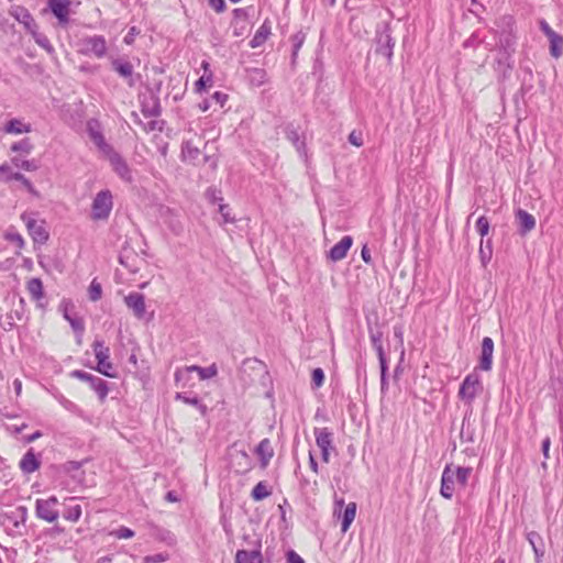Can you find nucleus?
I'll return each mask as SVG.
<instances>
[{"instance_id":"nucleus-6","label":"nucleus","mask_w":563,"mask_h":563,"mask_svg":"<svg viewBox=\"0 0 563 563\" xmlns=\"http://www.w3.org/2000/svg\"><path fill=\"white\" fill-rule=\"evenodd\" d=\"M394 46L395 40L391 37L390 27L388 24H385L382 30H377L376 32L375 52L390 62Z\"/></svg>"},{"instance_id":"nucleus-34","label":"nucleus","mask_w":563,"mask_h":563,"mask_svg":"<svg viewBox=\"0 0 563 563\" xmlns=\"http://www.w3.org/2000/svg\"><path fill=\"white\" fill-rule=\"evenodd\" d=\"M271 494H272V492L268 489L265 482H258L252 489L251 497L255 501H260V500L267 498Z\"/></svg>"},{"instance_id":"nucleus-30","label":"nucleus","mask_w":563,"mask_h":563,"mask_svg":"<svg viewBox=\"0 0 563 563\" xmlns=\"http://www.w3.org/2000/svg\"><path fill=\"white\" fill-rule=\"evenodd\" d=\"M550 42V55L554 58H560L563 55V36L559 33L548 37Z\"/></svg>"},{"instance_id":"nucleus-49","label":"nucleus","mask_w":563,"mask_h":563,"mask_svg":"<svg viewBox=\"0 0 563 563\" xmlns=\"http://www.w3.org/2000/svg\"><path fill=\"white\" fill-rule=\"evenodd\" d=\"M198 374H199L200 379L212 378L218 374V368H217L216 364H212L208 367H201L199 369Z\"/></svg>"},{"instance_id":"nucleus-28","label":"nucleus","mask_w":563,"mask_h":563,"mask_svg":"<svg viewBox=\"0 0 563 563\" xmlns=\"http://www.w3.org/2000/svg\"><path fill=\"white\" fill-rule=\"evenodd\" d=\"M369 338L373 347L375 349L379 362L387 361L383 347V332L380 330L373 331L369 330Z\"/></svg>"},{"instance_id":"nucleus-21","label":"nucleus","mask_w":563,"mask_h":563,"mask_svg":"<svg viewBox=\"0 0 563 563\" xmlns=\"http://www.w3.org/2000/svg\"><path fill=\"white\" fill-rule=\"evenodd\" d=\"M516 219L518 222V232L521 235H526L530 231H532L536 227V219L532 214L527 212L526 210L518 209L516 212Z\"/></svg>"},{"instance_id":"nucleus-15","label":"nucleus","mask_w":563,"mask_h":563,"mask_svg":"<svg viewBox=\"0 0 563 563\" xmlns=\"http://www.w3.org/2000/svg\"><path fill=\"white\" fill-rule=\"evenodd\" d=\"M494 341L485 336L482 341L478 367L482 371H490L493 365Z\"/></svg>"},{"instance_id":"nucleus-42","label":"nucleus","mask_w":563,"mask_h":563,"mask_svg":"<svg viewBox=\"0 0 563 563\" xmlns=\"http://www.w3.org/2000/svg\"><path fill=\"white\" fill-rule=\"evenodd\" d=\"M88 295L91 301H98L101 298L102 287L96 279L90 283Z\"/></svg>"},{"instance_id":"nucleus-7","label":"nucleus","mask_w":563,"mask_h":563,"mask_svg":"<svg viewBox=\"0 0 563 563\" xmlns=\"http://www.w3.org/2000/svg\"><path fill=\"white\" fill-rule=\"evenodd\" d=\"M481 389L479 377L476 374H468L460 386L459 396L471 405Z\"/></svg>"},{"instance_id":"nucleus-64","label":"nucleus","mask_w":563,"mask_h":563,"mask_svg":"<svg viewBox=\"0 0 563 563\" xmlns=\"http://www.w3.org/2000/svg\"><path fill=\"white\" fill-rule=\"evenodd\" d=\"M361 257H362V260L366 264H371L372 263L371 252H369V250L367 249L366 245H364L362 251H361Z\"/></svg>"},{"instance_id":"nucleus-12","label":"nucleus","mask_w":563,"mask_h":563,"mask_svg":"<svg viewBox=\"0 0 563 563\" xmlns=\"http://www.w3.org/2000/svg\"><path fill=\"white\" fill-rule=\"evenodd\" d=\"M12 15L19 23L23 24L29 33H34L38 29L37 23L30 13V11L22 5H14L10 9Z\"/></svg>"},{"instance_id":"nucleus-50","label":"nucleus","mask_w":563,"mask_h":563,"mask_svg":"<svg viewBox=\"0 0 563 563\" xmlns=\"http://www.w3.org/2000/svg\"><path fill=\"white\" fill-rule=\"evenodd\" d=\"M118 539H130L134 537V531L128 527H120L111 532Z\"/></svg>"},{"instance_id":"nucleus-22","label":"nucleus","mask_w":563,"mask_h":563,"mask_svg":"<svg viewBox=\"0 0 563 563\" xmlns=\"http://www.w3.org/2000/svg\"><path fill=\"white\" fill-rule=\"evenodd\" d=\"M40 465L41 461L33 449H29L19 463V466L24 474L34 473L40 468Z\"/></svg>"},{"instance_id":"nucleus-43","label":"nucleus","mask_w":563,"mask_h":563,"mask_svg":"<svg viewBox=\"0 0 563 563\" xmlns=\"http://www.w3.org/2000/svg\"><path fill=\"white\" fill-rule=\"evenodd\" d=\"M181 152L183 155L189 159H196L199 155V148L194 146L190 141L183 144Z\"/></svg>"},{"instance_id":"nucleus-63","label":"nucleus","mask_w":563,"mask_h":563,"mask_svg":"<svg viewBox=\"0 0 563 563\" xmlns=\"http://www.w3.org/2000/svg\"><path fill=\"white\" fill-rule=\"evenodd\" d=\"M92 349L95 354H97L98 352H103L104 350H109V347L104 345L103 341L100 340H96L92 343Z\"/></svg>"},{"instance_id":"nucleus-46","label":"nucleus","mask_w":563,"mask_h":563,"mask_svg":"<svg viewBox=\"0 0 563 563\" xmlns=\"http://www.w3.org/2000/svg\"><path fill=\"white\" fill-rule=\"evenodd\" d=\"M324 383V372L322 368L317 367L311 373V384L312 388H319Z\"/></svg>"},{"instance_id":"nucleus-8","label":"nucleus","mask_w":563,"mask_h":563,"mask_svg":"<svg viewBox=\"0 0 563 563\" xmlns=\"http://www.w3.org/2000/svg\"><path fill=\"white\" fill-rule=\"evenodd\" d=\"M104 156L109 159L113 170L121 179L125 181L132 180V173L128 163L113 147Z\"/></svg>"},{"instance_id":"nucleus-62","label":"nucleus","mask_w":563,"mask_h":563,"mask_svg":"<svg viewBox=\"0 0 563 563\" xmlns=\"http://www.w3.org/2000/svg\"><path fill=\"white\" fill-rule=\"evenodd\" d=\"M209 5L217 12H222L225 9L224 0H209Z\"/></svg>"},{"instance_id":"nucleus-4","label":"nucleus","mask_w":563,"mask_h":563,"mask_svg":"<svg viewBox=\"0 0 563 563\" xmlns=\"http://www.w3.org/2000/svg\"><path fill=\"white\" fill-rule=\"evenodd\" d=\"M58 499L55 496H51L47 499H36L35 501V514L36 516L47 522H54L58 519V510L56 506Z\"/></svg>"},{"instance_id":"nucleus-3","label":"nucleus","mask_w":563,"mask_h":563,"mask_svg":"<svg viewBox=\"0 0 563 563\" xmlns=\"http://www.w3.org/2000/svg\"><path fill=\"white\" fill-rule=\"evenodd\" d=\"M80 52L87 56L102 58L107 53V42L102 35L86 36L80 42Z\"/></svg>"},{"instance_id":"nucleus-61","label":"nucleus","mask_w":563,"mask_h":563,"mask_svg":"<svg viewBox=\"0 0 563 563\" xmlns=\"http://www.w3.org/2000/svg\"><path fill=\"white\" fill-rule=\"evenodd\" d=\"M481 42L482 40L478 37V34L474 33L464 42V47H476Z\"/></svg>"},{"instance_id":"nucleus-59","label":"nucleus","mask_w":563,"mask_h":563,"mask_svg":"<svg viewBox=\"0 0 563 563\" xmlns=\"http://www.w3.org/2000/svg\"><path fill=\"white\" fill-rule=\"evenodd\" d=\"M250 8H238L233 10V16L235 20H246L249 18Z\"/></svg>"},{"instance_id":"nucleus-24","label":"nucleus","mask_w":563,"mask_h":563,"mask_svg":"<svg viewBox=\"0 0 563 563\" xmlns=\"http://www.w3.org/2000/svg\"><path fill=\"white\" fill-rule=\"evenodd\" d=\"M31 124L23 122L21 119H11L3 126V132L8 134H23L31 132Z\"/></svg>"},{"instance_id":"nucleus-57","label":"nucleus","mask_w":563,"mask_h":563,"mask_svg":"<svg viewBox=\"0 0 563 563\" xmlns=\"http://www.w3.org/2000/svg\"><path fill=\"white\" fill-rule=\"evenodd\" d=\"M286 559H287L286 563H305L302 558L298 553H296V551H294L291 549L286 551Z\"/></svg>"},{"instance_id":"nucleus-23","label":"nucleus","mask_w":563,"mask_h":563,"mask_svg":"<svg viewBox=\"0 0 563 563\" xmlns=\"http://www.w3.org/2000/svg\"><path fill=\"white\" fill-rule=\"evenodd\" d=\"M255 452L260 457L261 466L265 468L274 455L269 439H263L256 446Z\"/></svg>"},{"instance_id":"nucleus-20","label":"nucleus","mask_w":563,"mask_h":563,"mask_svg":"<svg viewBox=\"0 0 563 563\" xmlns=\"http://www.w3.org/2000/svg\"><path fill=\"white\" fill-rule=\"evenodd\" d=\"M316 443L321 451L335 450L333 445V432L328 428H314Z\"/></svg>"},{"instance_id":"nucleus-36","label":"nucleus","mask_w":563,"mask_h":563,"mask_svg":"<svg viewBox=\"0 0 563 563\" xmlns=\"http://www.w3.org/2000/svg\"><path fill=\"white\" fill-rule=\"evenodd\" d=\"M175 398L177 400L184 401L187 405L196 406L199 409V411L201 412L202 416H205L206 412H207V406L201 404L199 398L196 397V396L189 397V396H186L185 394L177 393Z\"/></svg>"},{"instance_id":"nucleus-29","label":"nucleus","mask_w":563,"mask_h":563,"mask_svg":"<svg viewBox=\"0 0 563 563\" xmlns=\"http://www.w3.org/2000/svg\"><path fill=\"white\" fill-rule=\"evenodd\" d=\"M514 45L515 40L512 30L503 31L499 37V46L507 56H510L514 53Z\"/></svg>"},{"instance_id":"nucleus-58","label":"nucleus","mask_w":563,"mask_h":563,"mask_svg":"<svg viewBox=\"0 0 563 563\" xmlns=\"http://www.w3.org/2000/svg\"><path fill=\"white\" fill-rule=\"evenodd\" d=\"M68 322H69V324H70V327L73 328V330H74V331L79 332V333L84 332L85 327H84V322H82V320H81V319H79V318H73V317H71V318L68 320Z\"/></svg>"},{"instance_id":"nucleus-51","label":"nucleus","mask_w":563,"mask_h":563,"mask_svg":"<svg viewBox=\"0 0 563 563\" xmlns=\"http://www.w3.org/2000/svg\"><path fill=\"white\" fill-rule=\"evenodd\" d=\"M380 367V389L383 393L387 389V372H388V365L387 361L379 362Z\"/></svg>"},{"instance_id":"nucleus-19","label":"nucleus","mask_w":563,"mask_h":563,"mask_svg":"<svg viewBox=\"0 0 563 563\" xmlns=\"http://www.w3.org/2000/svg\"><path fill=\"white\" fill-rule=\"evenodd\" d=\"M141 110L145 118H156L161 114L159 98L153 93L141 101Z\"/></svg>"},{"instance_id":"nucleus-52","label":"nucleus","mask_w":563,"mask_h":563,"mask_svg":"<svg viewBox=\"0 0 563 563\" xmlns=\"http://www.w3.org/2000/svg\"><path fill=\"white\" fill-rule=\"evenodd\" d=\"M219 212L223 219V223H233L235 219L230 216V207L225 203L219 205Z\"/></svg>"},{"instance_id":"nucleus-54","label":"nucleus","mask_w":563,"mask_h":563,"mask_svg":"<svg viewBox=\"0 0 563 563\" xmlns=\"http://www.w3.org/2000/svg\"><path fill=\"white\" fill-rule=\"evenodd\" d=\"M212 82V76L209 75V76H201L197 81H196V90L198 92H201L202 90L206 89L207 86H210Z\"/></svg>"},{"instance_id":"nucleus-40","label":"nucleus","mask_w":563,"mask_h":563,"mask_svg":"<svg viewBox=\"0 0 563 563\" xmlns=\"http://www.w3.org/2000/svg\"><path fill=\"white\" fill-rule=\"evenodd\" d=\"M483 243L484 242L482 241L481 247H479V257H481L482 264L485 266L492 260L493 249H492L490 240L486 241L485 246L483 245Z\"/></svg>"},{"instance_id":"nucleus-2","label":"nucleus","mask_w":563,"mask_h":563,"mask_svg":"<svg viewBox=\"0 0 563 563\" xmlns=\"http://www.w3.org/2000/svg\"><path fill=\"white\" fill-rule=\"evenodd\" d=\"M2 526L11 534H22L27 519V508L25 506H18L11 510L3 512L1 517Z\"/></svg>"},{"instance_id":"nucleus-33","label":"nucleus","mask_w":563,"mask_h":563,"mask_svg":"<svg viewBox=\"0 0 563 563\" xmlns=\"http://www.w3.org/2000/svg\"><path fill=\"white\" fill-rule=\"evenodd\" d=\"M471 473H472V467H463V466L453 467V475L456 479V484L460 485L461 487L466 486Z\"/></svg>"},{"instance_id":"nucleus-9","label":"nucleus","mask_w":563,"mask_h":563,"mask_svg":"<svg viewBox=\"0 0 563 563\" xmlns=\"http://www.w3.org/2000/svg\"><path fill=\"white\" fill-rule=\"evenodd\" d=\"M22 219L25 222L29 234L35 243L44 244L48 240V232L44 227V221H37L34 218L22 214Z\"/></svg>"},{"instance_id":"nucleus-53","label":"nucleus","mask_w":563,"mask_h":563,"mask_svg":"<svg viewBox=\"0 0 563 563\" xmlns=\"http://www.w3.org/2000/svg\"><path fill=\"white\" fill-rule=\"evenodd\" d=\"M5 239L14 244H16V246L19 249H22L24 246V240L22 238V235L18 232H8L5 234Z\"/></svg>"},{"instance_id":"nucleus-55","label":"nucleus","mask_w":563,"mask_h":563,"mask_svg":"<svg viewBox=\"0 0 563 563\" xmlns=\"http://www.w3.org/2000/svg\"><path fill=\"white\" fill-rule=\"evenodd\" d=\"M349 142L356 146V147H360L363 145V136H362V132H357V131H352L350 134H349Z\"/></svg>"},{"instance_id":"nucleus-26","label":"nucleus","mask_w":563,"mask_h":563,"mask_svg":"<svg viewBox=\"0 0 563 563\" xmlns=\"http://www.w3.org/2000/svg\"><path fill=\"white\" fill-rule=\"evenodd\" d=\"M246 79L251 86L260 87L267 80V74L264 68H249L246 69Z\"/></svg>"},{"instance_id":"nucleus-18","label":"nucleus","mask_w":563,"mask_h":563,"mask_svg":"<svg viewBox=\"0 0 563 563\" xmlns=\"http://www.w3.org/2000/svg\"><path fill=\"white\" fill-rule=\"evenodd\" d=\"M234 563H263L260 541L251 550H239Z\"/></svg>"},{"instance_id":"nucleus-25","label":"nucleus","mask_w":563,"mask_h":563,"mask_svg":"<svg viewBox=\"0 0 563 563\" xmlns=\"http://www.w3.org/2000/svg\"><path fill=\"white\" fill-rule=\"evenodd\" d=\"M460 439L466 443H473L475 440V427L467 415L464 416L462 421Z\"/></svg>"},{"instance_id":"nucleus-1","label":"nucleus","mask_w":563,"mask_h":563,"mask_svg":"<svg viewBox=\"0 0 563 563\" xmlns=\"http://www.w3.org/2000/svg\"><path fill=\"white\" fill-rule=\"evenodd\" d=\"M113 208V197L110 190L99 191L91 203L90 218L93 221H106L109 219Z\"/></svg>"},{"instance_id":"nucleus-31","label":"nucleus","mask_w":563,"mask_h":563,"mask_svg":"<svg viewBox=\"0 0 563 563\" xmlns=\"http://www.w3.org/2000/svg\"><path fill=\"white\" fill-rule=\"evenodd\" d=\"M26 288L33 300H40L44 297L43 283L40 278L30 279Z\"/></svg>"},{"instance_id":"nucleus-13","label":"nucleus","mask_w":563,"mask_h":563,"mask_svg":"<svg viewBox=\"0 0 563 563\" xmlns=\"http://www.w3.org/2000/svg\"><path fill=\"white\" fill-rule=\"evenodd\" d=\"M111 66L120 77L126 80L129 87L135 86L136 77L134 76L133 65L129 60L115 58L111 62Z\"/></svg>"},{"instance_id":"nucleus-47","label":"nucleus","mask_w":563,"mask_h":563,"mask_svg":"<svg viewBox=\"0 0 563 563\" xmlns=\"http://www.w3.org/2000/svg\"><path fill=\"white\" fill-rule=\"evenodd\" d=\"M475 228L482 238L486 236L489 232L488 219L485 216L479 217L476 221Z\"/></svg>"},{"instance_id":"nucleus-39","label":"nucleus","mask_w":563,"mask_h":563,"mask_svg":"<svg viewBox=\"0 0 563 563\" xmlns=\"http://www.w3.org/2000/svg\"><path fill=\"white\" fill-rule=\"evenodd\" d=\"M10 150L15 153L21 152L24 154H30L33 150V144L31 143V140L29 137H25L19 142H14L11 145Z\"/></svg>"},{"instance_id":"nucleus-27","label":"nucleus","mask_w":563,"mask_h":563,"mask_svg":"<svg viewBox=\"0 0 563 563\" xmlns=\"http://www.w3.org/2000/svg\"><path fill=\"white\" fill-rule=\"evenodd\" d=\"M356 515V504L355 503H349L343 512L340 515L341 517V530L342 532H346L352 525L354 518Z\"/></svg>"},{"instance_id":"nucleus-10","label":"nucleus","mask_w":563,"mask_h":563,"mask_svg":"<svg viewBox=\"0 0 563 563\" xmlns=\"http://www.w3.org/2000/svg\"><path fill=\"white\" fill-rule=\"evenodd\" d=\"M70 0H48L47 7L53 15L57 19L60 26H66L69 23L70 14Z\"/></svg>"},{"instance_id":"nucleus-14","label":"nucleus","mask_w":563,"mask_h":563,"mask_svg":"<svg viewBox=\"0 0 563 563\" xmlns=\"http://www.w3.org/2000/svg\"><path fill=\"white\" fill-rule=\"evenodd\" d=\"M456 479L453 475V466L446 465L441 476L440 494L445 499H452L455 490Z\"/></svg>"},{"instance_id":"nucleus-38","label":"nucleus","mask_w":563,"mask_h":563,"mask_svg":"<svg viewBox=\"0 0 563 563\" xmlns=\"http://www.w3.org/2000/svg\"><path fill=\"white\" fill-rule=\"evenodd\" d=\"M269 27L266 26L265 24H263L255 33V35L253 36V38L251 40L250 42V46L255 48V47H258L261 46L267 38L268 34H269Z\"/></svg>"},{"instance_id":"nucleus-41","label":"nucleus","mask_w":563,"mask_h":563,"mask_svg":"<svg viewBox=\"0 0 563 563\" xmlns=\"http://www.w3.org/2000/svg\"><path fill=\"white\" fill-rule=\"evenodd\" d=\"M112 369L113 365L109 360L98 362L96 367V371H98L100 374L111 378L117 377V373L112 372Z\"/></svg>"},{"instance_id":"nucleus-60","label":"nucleus","mask_w":563,"mask_h":563,"mask_svg":"<svg viewBox=\"0 0 563 563\" xmlns=\"http://www.w3.org/2000/svg\"><path fill=\"white\" fill-rule=\"evenodd\" d=\"M539 26H540V30L543 32V34L547 37H550L556 33L555 31L552 30V27L549 25V23L545 20H541L539 22Z\"/></svg>"},{"instance_id":"nucleus-48","label":"nucleus","mask_w":563,"mask_h":563,"mask_svg":"<svg viewBox=\"0 0 563 563\" xmlns=\"http://www.w3.org/2000/svg\"><path fill=\"white\" fill-rule=\"evenodd\" d=\"M8 179L18 180V181L22 183V185L27 189V191L34 192V187H33L32 183L23 174L12 173L11 175L8 176Z\"/></svg>"},{"instance_id":"nucleus-45","label":"nucleus","mask_w":563,"mask_h":563,"mask_svg":"<svg viewBox=\"0 0 563 563\" xmlns=\"http://www.w3.org/2000/svg\"><path fill=\"white\" fill-rule=\"evenodd\" d=\"M12 163L16 167L22 168L27 172L37 169V164L35 161L20 159L18 157H13Z\"/></svg>"},{"instance_id":"nucleus-32","label":"nucleus","mask_w":563,"mask_h":563,"mask_svg":"<svg viewBox=\"0 0 563 563\" xmlns=\"http://www.w3.org/2000/svg\"><path fill=\"white\" fill-rule=\"evenodd\" d=\"M527 539L534 551L537 561H539L543 556L542 538L538 532L531 531L527 534Z\"/></svg>"},{"instance_id":"nucleus-11","label":"nucleus","mask_w":563,"mask_h":563,"mask_svg":"<svg viewBox=\"0 0 563 563\" xmlns=\"http://www.w3.org/2000/svg\"><path fill=\"white\" fill-rule=\"evenodd\" d=\"M87 133L91 142L104 155L110 152L112 146L106 141L98 120H89L87 123Z\"/></svg>"},{"instance_id":"nucleus-44","label":"nucleus","mask_w":563,"mask_h":563,"mask_svg":"<svg viewBox=\"0 0 563 563\" xmlns=\"http://www.w3.org/2000/svg\"><path fill=\"white\" fill-rule=\"evenodd\" d=\"M31 34L38 46L45 48L48 52L53 51V46L46 35L38 33L37 30Z\"/></svg>"},{"instance_id":"nucleus-37","label":"nucleus","mask_w":563,"mask_h":563,"mask_svg":"<svg viewBox=\"0 0 563 563\" xmlns=\"http://www.w3.org/2000/svg\"><path fill=\"white\" fill-rule=\"evenodd\" d=\"M286 137L296 147L298 152L305 150L306 143L300 139V135L297 130L287 128Z\"/></svg>"},{"instance_id":"nucleus-35","label":"nucleus","mask_w":563,"mask_h":563,"mask_svg":"<svg viewBox=\"0 0 563 563\" xmlns=\"http://www.w3.org/2000/svg\"><path fill=\"white\" fill-rule=\"evenodd\" d=\"M81 516V507L78 504H69L65 506V510L63 517L71 522H76L79 520Z\"/></svg>"},{"instance_id":"nucleus-5","label":"nucleus","mask_w":563,"mask_h":563,"mask_svg":"<svg viewBox=\"0 0 563 563\" xmlns=\"http://www.w3.org/2000/svg\"><path fill=\"white\" fill-rule=\"evenodd\" d=\"M70 375L82 382L88 383L91 389H93L97 393L101 401L107 398L109 388L108 383L104 379L80 369L71 372Z\"/></svg>"},{"instance_id":"nucleus-16","label":"nucleus","mask_w":563,"mask_h":563,"mask_svg":"<svg viewBox=\"0 0 563 563\" xmlns=\"http://www.w3.org/2000/svg\"><path fill=\"white\" fill-rule=\"evenodd\" d=\"M124 302L131 309L137 319H142L145 314V297L141 292H130L124 297Z\"/></svg>"},{"instance_id":"nucleus-17","label":"nucleus","mask_w":563,"mask_h":563,"mask_svg":"<svg viewBox=\"0 0 563 563\" xmlns=\"http://www.w3.org/2000/svg\"><path fill=\"white\" fill-rule=\"evenodd\" d=\"M353 244V239L350 235H344L336 244H334L328 252V258L332 262H339L343 260L347 251Z\"/></svg>"},{"instance_id":"nucleus-56","label":"nucleus","mask_w":563,"mask_h":563,"mask_svg":"<svg viewBox=\"0 0 563 563\" xmlns=\"http://www.w3.org/2000/svg\"><path fill=\"white\" fill-rule=\"evenodd\" d=\"M210 101L216 102L220 106V108H222L228 101V95L221 91H216L214 93H212Z\"/></svg>"}]
</instances>
